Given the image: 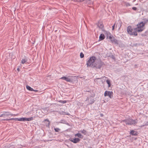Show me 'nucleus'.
Returning <instances> with one entry per match:
<instances>
[{"instance_id":"nucleus-38","label":"nucleus","mask_w":148,"mask_h":148,"mask_svg":"<svg viewBox=\"0 0 148 148\" xmlns=\"http://www.w3.org/2000/svg\"><path fill=\"white\" fill-rule=\"evenodd\" d=\"M101 79V78H96V79Z\"/></svg>"},{"instance_id":"nucleus-6","label":"nucleus","mask_w":148,"mask_h":148,"mask_svg":"<svg viewBox=\"0 0 148 148\" xmlns=\"http://www.w3.org/2000/svg\"><path fill=\"white\" fill-rule=\"evenodd\" d=\"M113 93L112 91H106L104 93V96L105 97L108 96L111 99L113 97Z\"/></svg>"},{"instance_id":"nucleus-21","label":"nucleus","mask_w":148,"mask_h":148,"mask_svg":"<svg viewBox=\"0 0 148 148\" xmlns=\"http://www.w3.org/2000/svg\"><path fill=\"white\" fill-rule=\"evenodd\" d=\"M79 132H81L84 135H86L87 133V131L84 129H83V130H80Z\"/></svg>"},{"instance_id":"nucleus-40","label":"nucleus","mask_w":148,"mask_h":148,"mask_svg":"<svg viewBox=\"0 0 148 148\" xmlns=\"http://www.w3.org/2000/svg\"><path fill=\"white\" fill-rule=\"evenodd\" d=\"M116 27H117V25L116 26Z\"/></svg>"},{"instance_id":"nucleus-36","label":"nucleus","mask_w":148,"mask_h":148,"mask_svg":"<svg viewBox=\"0 0 148 148\" xmlns=\"http://www.w3.org/2000/svg\"><path fill=\"white\" fill-rule=\"evenodd\" d=\"M100 116L101 117H103V115L102 114H100Z\"/></svg>"},{"instance_id":"nucleus-5","label":"nucleus","mask_w":148,"mask_h":148,"mask_svg":"<svg viewBox=\"0 0 148 148\" xmlns=\"http://www.w3.org/2000/svg\"><path fill=\"white\" fill-rule=\"evenodd\" d=\"M91 94L89 97H87L86 101H88L89 102V103L88 105H91L93 104L95 101V100L94 99V97L95 96V94H94L93 92H90Z\"/></svg>"},{"instance_id":"nucleus-7","label":"nucleus","mask_w":148,"mask_h":148,"mask_svg":"<svg viewBox=\"0 0 148 148\" xmlns=\"http://www.w3.org/2000/svg\"><path fill=\"white\" fill-rule=\"evenodd\" d=\"M110 39L112 43H114L115 44H118L119 41L115 38L113 36H110Z\"/></svg>"},{"instance_id":"nucleus-29","label":"nucleus","mask_w":148,"mask_h":148,"mask_svg":"<svg viewBox=\"0 0 148 148\" xmlns=\"http://www.w3.org/2000/svg\"><path fill=\"white\" fill-rule=\"evenodd\" d=\"M80 57L81 58H84V55L82 52H81L80 53Z\"/></svg>"},{"instance_id":"nucleus-16","label":"nucleus","mask_w":148,"mask_h":148,"mask_svg":"<svg viewBox=\"0 0 148 148\" xmlns=\"http://www.w3.org/2000/svg\"><path fill=\"white\" fill-rule=\"evenodd\" d=\"M10 112H4L3 113V117L4 119H6V117L10 116Z\"/></svg>"},{"instance_id":"nucleus-30","label":"nucleus","mask_w":148,"mask_h":148,"mask_svg":"<svg viewBox=\"0 0 148 148\" xmlns=\"http://www.w3.org/2000/svg\"><path fill=\"white\" fill-rule=\"evenodd\" d=\"M18 115V114H10V115L11 116H17Z\"/></svg>"},{"instance_id":"nucleus-3","label":"nucleus","mask_w":148,"mask_h":148,"mask_svg":"<svg viewBox=\"0 0 148 148\" xmlns=\"http://www.w3.org/2000/svg\"><path fill=\"white\" fill-rule=\"evenodd\" d=\"M145 26V23H143V22H140L137 25V27L135 28V29L137 32H141L144 29Z\"/></svg>"},{"instance_id":"nucleus-17","label":"nucleus","mask_w":148,"mask_h":148,"mask_svg":"<svg viewBox=\"0 0 148 148\" xmlns=\"http://www.w3.org/2000/svg\"><path fill=\"white\" fill-rule=\"evenodd\" d=\"M105 38L104 35L103 34H101L99 37V40H101L104 39Z\"/></svg>"},{"instance_id":"nucleus-22","label":"nucleus","mask_w":148,"mask_h":148,"mask_svg":"<svg viewBox=\"0 0 148 148\" xmlns=\"http://www.w3.org/2000/svg\"><path fill=\"white\" fill-rule=\"evenodd\" d=\"M25 121H30L34 119V118L33 117H31L29 118H26L25 117Z\"/></svg>"},{"instance_id":"nucleus-10","label":"nucleus","mask_w":148,"mask_h":148,"mask_svg":"<svg viewBox=\"0 0 148 148\" xmlns=\"http://www.w3.org/2000/svg\"><path fill=\"white\" fill-rule=\"evenodd\" d=\"M19 118H12L9 119H2L1 121H18Z\"/></svg>"},{"instance_id":"nucleus-12","label":"nucleus","mask_w":148,"mask_h":148,"mask_svg":"<svg viewBox=\"0 0 148 148\" xmlns=\"http://www.w3.org/2000/svg\"><path fill=\"white\" fill-rule=\"evenodd\" d=\"M130 135L132 136H137L138 134V132L134 130H132L130 132Z\"/></svg>"},{"instance_id":"nucleus-13","label":"nucleus","mask_w":148,"mask_h":148,"mask_svg":"<svg viewBox=\"0 0 148 148\" xmlns=\"http://www.w3.org/2000/svg\"><path fill=\"white\" fill-rule=\"evenodd\" d=\"M104 34L107 37V38H109L110 39V36H112L111 33L109 32L106 31H104Z\"/></svg>"},{"instance_id":"nucleus-41","label":"nucleus","mask_w":148,"mask_h":148,"mask_svg":"<svg viewBox=\"0 0 148 148\" xmlns=\"http://www.w3.org/2000/svg\"><path fill=\"white\" fill-rule=\"evenodd\" d=\"M88 92H89V91H87Z\"/></svg>"},{"instance_id":"nucleus-4","label":"nucleus","mask_w":148,"mask_h":148,"mask_svg":"<svg viewBox=\"0 0 148 148\" xmlns=\"http://www.w3.org/2000/svg\"><path fill=\"white\" fill-rule=\"evenodd\" d=\"M127 33L131 35L137 36L138 35L137 32L135 28L133 29L131 26H129L127 27Z\"/></svg>"},{"instance_id":"nucleus-15","label":"nucleus","mask_w":148,"mask_h":148,"mask_svg":"<svg viewBox=\"0 0 148 148\" xmlns=\"http://www.w3.org/2000/svg\"><path fill=\"white\" fill-rule=\"evenodd\" d=\"M60 79L65 80L67 82H71V80L70 79L66 77H62L60 78Z\"/></svg>"},{"instance_id":"nucleus-1","label":"nucleus","mask_w":148,"mask_h":148,"mask_svg":"<svg viewBox=\"0 0 148 148\" xmlns=\"http://www.w3.org/2000/svg\"><path fill=\"white\" fill-rule=\"evenodd\" d=\"M97 58L95 56L90 57L89 60L86 62L87 67H91L95 69H100L102 66L105 65L101 60H96Z\"/></svg>"},{"instance_id":"nucleus-39","label":"nucleus","mask_w":148,"mask_h":148,"mask_svg":"<svg viewBox=\"0 0 148 148\" xmlns=\"http://www.w3.org/2000/svg\"><path fill=\"white\" fill-rule=\"evenodd\" d=\"M17 70H18V71H19V68H17Z\"/></svg>"},{"instance_id":"nucleus-26","label":"nucleus","mask_w":148,"mask_h":148,"mask_svg":"<svg viewBox=\"0 0 148 148\" xmlns=\"http://www.w3.org/2000/svg\"><path fill=\"white\" fill-rule=\"evenodd\" d=\"M54 130L56 132H58L60 130V129L58 128H54Z\"/></svg>"},{"instance_id":"nucleus-19","label":"nucleus","mask_w":148,"mask_h":148,"mask_svg":"<svg viewBox=\"0 0 148 148\" xmlns=\"http://www.w3.org/2000/svg\"><path fill=\"white\" fill-rule=\"evenodd\" d=\"M75 136H77L78 137H79V138H82L84 137V136L82 135V134L78 133L76 134L75 135Z\"/></svg>"},{"instance_id":"nucleus-23","label":"nucleus","mask_w":148,"mask_h":148,"mask_svg":"<svg viewBox=\"0 0 148 148\" xmlns=\"http://www.w3.org/2000/svg\"><path fill=\"white\" fill-rule=\"evenodd\" d=\"M106 82L108 85V87H110L111 86V84L110 83V80L109 79H107V80H106Z\"/></svg>"},{"instance_id":"nucleus-11","label":"nucleus","mask_w":148,"mask_h":148,"mask_svg":"<svg viewBox=\"0 0 148 148\" xmlns=\"http://www.w3.org/2000/svg\"><path fill=\"white\" fill-rule=\"evenodd\" d=\"M91 0H71V1H73L75 2H82L85 1L86 3H87L88 1H90Z\"/></svg>"},{"instance_id":"nucleus-37","label":"nucleus","mask_w":148,"mask_h":148,"mask_svg":"<svg viewBox=\"0 0 148 148\" xmlns=\"http://www.w3.org/2000/svg\"><path fill=\"white\" fill-rule=\"evenodd\" d=\"M142 36H146V35H144V34H142Z\"/></svg>"},{"instance_id":"nucleus-28","label":"nucleus","mask_w":148,"mask_h":148,"mask_svg":"<svg viewBox=\"0 0 148 148\" xmlns=\"http://www.w3.org/2000/svg\"><path fill=\"white\" fill-rule=\"evenodd\" d=\"M144 21L143 22V23H145V25L148 22V19L147 18H145L144 19Z\"/></svg>"},{"instance_id":"nucleus-27","label":"nucleus","mask_w":148,"mask_h":148,"mask_svg":"<svg viewBox=\"0 0 148 148\" xmlns=\"http://www.w3.org/2000/svg\"><path fill=\"white\" fill-rule=\"evenodd\" d=\"M59 102L62 103H64L66 102V100H60L59 101Z\"/></svg>"},{"instance_id":"nucleus-9","label":"nucleus","mask_w":148,"mask_h":148,"mask_svg":"<svg viewBox=\"0 0 148 148\" xmlns=\"http://www.w3.org/2000/svg\"><path fill=\"white\" fill-rule=\"evenodd\" d=\"M97 27L100 29L103 30V29L104 27V25L102 22H98L97 23Z\"/></svg>"},{"instance_id":"nucleus-34","label":"nucleus","mask_w":148,"mask_h":148,"mask_svg":"<svg viewBox=\"0 0 148 148\" xmlns=\"http://www.w3.org/2000/svg\"><path fill=\"white\" fill-rule=\"evenodd\" d=\"M126 5L127 6H130V4L129 3H127L126 4Z\"/></svg>"},{"instance_id":"nucleus-8","label":"nucleus","mask_w":148,"mask_h":148,"mask_svg":"<svg viewBox=\"0 0 148 148\" xmlns=\"http://www.w3.org/2000/svg\"><path fill=\"white\" fill-rule=\"evenodd\" d=\"M69 140L74 143H76L80 140V139L77 138H75L74 139L73 138H70Z\"/></svg>"},{"instance_id":"nucleus-14","label":"nucleus","mask_w":148,"mask_h":148,"mask_svg":"<svg viewBox=\"0 0 148 148\" xmlns=\"http://www.w3.org/2000/svg\"><path fill=\"white\" fill-rule=\"evenodd\" d=\"M107 56L108 57L114 60H115V58L114 56L111 52L109 53L108 54Z\"/></svg>"},{"instance_id":"nucleus-31","label":"nucleus","mask_w":148,"mask_h":148,"mask_svg":"<svg viewBox=\"0 0 148 148\" xmlns=\"http://www.w3.org/2000/svg\"><path fill=\"white\" fill-rule=\"evenodd\" d=\"M132 9L134 10H136L137 8L135 7H133L132 8Z\"/></svg>"},{"instance_id":"nucleus-32","label":"nucleus","mask_w":148,"mask_h":148,"mask_svg":"<svg viewBox=\"0 0 148 148\" xmlns=\"http://www.w3.org/2000/svg\"><path fill=\"white\" fill-rule=\"evenodd\" d=\"M148 125V122H147V123H145L144 125H141L140 127H143L144 126H147Z\"/></svg>"},{"instance_id":"nucleus-2","label":"nucleus","mask_w":148,"mask_h":148,"mask_svg":"<svg viewBox=\"0 0 148 148\" xmlns=\"http://www.w3.org/2000/svg\"><path fill=\"white\" fill-rule=\"evenodd\" d=\"M123 122L125 123L126 125H132L136 124L137 123V120H133L132 119L129 118L122 120L121 122Z\"/></svg>"},{"instance_id":"nucleus-33","label":"nucleus","mask_w":148,"mask_h":148,"mask_svg":"<svg viewBox=\"0 0 148 148\" xmlns=\"http://www.w3.org/2000/svg\"><path fill=\"white\" fill-rule=\"evenodd\" d=\"M115 24H116L115 23L114 24V25L112 26V30H114V27H115Z\"/></svg>"},{"instance_id":"nucleus-35","label":"nucleus","mask_w":148,"mask_h":148,"mask_svg":"<svg viewBox=\"0 0 148 148\" xmlns=\"http://www.w3.org/2000/svg\"><path fill=\"white\" fill-rule=\"evenodd\" d=\"M3 113L1 115H0V117H3Z\"/></svg>"},{"instance_id":"nucleus-20","label":"nucleus","mask_w":148,"mask_h":148,"mask_svg":"<svg viewBox=\"0 0 148 148\" xmlns=\"http://www.w3.org/2000/svg\"><path fill=\"white\" fill-rule=\"evenodd\" d=\"M27 59L28 58L27 57H25L24 59H22L21 61V63L23 64H24L27 61Z\"/></svg>"},{"instance_id":"nucleus-24","label":"nucleus","mask_w":148,"mask_h":148,"mask_svg":"<svg viewBox=\"0 0 148 148\" xmlns=\"http://www.w3.org/2000/svg\"><path fill=\"white\" fill-rule=\"evenodd\" d=\"M25 117L19 118L18 121H25Z\"/></svg>"},{"instance_id":"nucleus-25","label":"nucleus","mask_w":148,"mask_h":148,"mask_svg":"<svg viewBox=\"0 0 148 148\" xmlns=\"http://www.w3.org/2000/svg\"><path fill=\"white\" fill-rule=\"evenodd\" d=\"M44 121H47L48 122V123L47 125H46V126H49L50 125V122L49 119H45Z\"/></svg>"},{"instance_id":"nucleus-18","label":"nucleus","mask_w":148,"mask_h":148,"mask_svg":"<svg viewBox=\"0 0 148 148\" xmlns=\"http://www.w3.org/2000/svg\"><path fill=\"white\" fill-rule=\"evenodd\" d=\"M26 88L29 91H37V90H34L33 88H32L31 87H30V86H29L28 85H27L26 86Z\"/></svg>"}]
</instances>
